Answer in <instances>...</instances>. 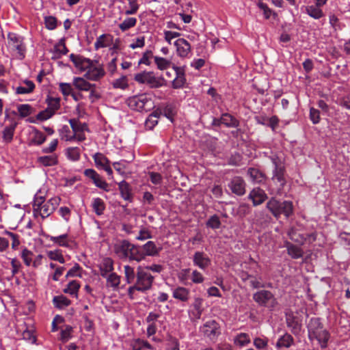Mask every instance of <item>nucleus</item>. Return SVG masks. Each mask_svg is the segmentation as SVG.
<instances>
[{
    "label": "nucleus",
    "mask_w": 350,
    "mask_h": 350,
    "mask_svg": "<svg viewBox=\"0 0 350 350\" xmlns=\"http://www.w3.org/2000/svg\"><path fill=\"white\" fill-rule=\"evenodd\" d=\"M163 116L172 122L176 115V111H163ZM161 115H163L162 111H153L145 122L146 127L150 130L152 129L157 124L158 119Z\"/></svg>",
    "instance_id": "obj_9"
},
{
    "label": "nucleus",
    "mask_w": 350,
    "mask_h": 350,
    "mask_svg": "<svg viewBox=\"0 0 350 350\" xmlns=\"http://www.w3.org/2000/svg\"><path fill=\"white\" fill-rule=\"evenodd\" d=\"M112 42V36L110 34H102L96 38L94 42V48L98 50L101 48H105L110 45Z\"/></svg>",
    "instance_id": "obj_28"
},
{
    "label": "nucleus",
    "mask_w": 350,
    "mask_h": 350,
    "mask_svg": "<svg viewBox=\"0 0 350 350\" xmlns=\"http://www.w3.org/2000/svg\"><path fill=\"white\" fill-rule=\"evenodd\" d=\"M8 49L15 58L22 60L25 57L26 46L23 36L13 32L8 34Z\"/></svg>",
    "instance_id": "obj_5"
},
{
    "label": "nucleus",
    "mask_w": 350,
    "mask_h": 350,
    "mask_svg": "<svg viewBox=\"0 0 350 350\" xmlns=\"http://www.w3.org/2000/svg\"><path fill=\"white\" fill-rule=\"evenodd\" d=\"M70 58L75 66L82 71H88L90 66L94 64L92 60L81 55H75L74 54H71L70 55Z\"/></svg>",
    "instance_id": "obj_16"
},
{
    "label": "nucleus",
    "mask_w": 350,
    "mask_h": 350,
    "mask_svg": "<svg viewBox=\"0 0 350 350\" xmlns=\"http://www.w3.org/2000/svg\"><path fill=\"white\" fill-rule=\"evenodd\" d=\"M134 79L139 84L146 85L150 88H159L165 85V80L162 76H157L153 71H143L137 73Z\"/></svg>",
    "instance_id": "obj_6"
},
{
    "label": "nucleus",
    "mask_w": 350,
    "mask_h": 350,
    "mask_svg": "<svg viewBox=\"0 0 350 350\" xmlns=\"http://www.w3.org/2000/svg\"><path fill=\"white\" fill-rule=\"evenodd\" d=\"M69 122L73 133L89 131L88 126L86 123H81L77 120L73 118L70 119Z\"/></svg>",
    "instance_id": "obj_37"
},
{
    "label": "nucleus",
    "mask_w": 350,
    "mask_h": 350,
    "mask_svg": "<svg viewBox=\"0 0 350 350\" xmlns=\"http://www.w3.org/2000/svg\"><path fill=\"white\" fill-rule=\"evenodd\" d=\"M59 89L64 96H71L76 101H78L82 96L80 93L74 91L71 83H60Z\"/></svg>",
    "instance_id": "obj_21"
},
{
    "label": "nucleus",
    "mask_w": 350,
    "mask_h": 350,
    "mask_svg": "<svg viewBox=\"0 0 350 350\" xmlns=\"http://www.w3.org/2000/svg\"><path fill=\"white\" fill-rule=\"evenodd\" d=\"M44 24L46 29L53 30L57 27V18L52 16H46Z\"/></svg>",
    "instance_id": "obj_62"
},
{
    "label": "nucleus",
    "mask_w": 350,
    "mask_h": 350,
    "mask_svg": "<svg viewBox=\"0 0 350 350\" xmlns=\"http://www.w3.org/2000/svg\"><path fill=\"white\" fill-rule=\"evenodd\" d=\"M154 61L157 69L160 70L167 69L172 64L171 60L159 56H154Z\"/></svg>",
    "instance_id": "obj_36"
},
{
    "label": "nucleus",
    "mask_w": 350,
    "mask_h": 350,
    "mask_svg": "<svg viewBox=\"0 0 350 350\" xmlns=\"http://www.w3.org/2000/svg\"><path fill=\"white\" fill-rule=\"evenodd\" d=\"M45 202L44 197L36 196L33 203V213L35 217H38V212Z\"/></svg>",
    "instance_id": "obj_54"
},
{
    "label": "nucleus",
    "mask_w": 350,
    "mask_h": 350,
    "mask_svg": "<svg viewBox=\"0 0 350 350\" xmlns=\"http://www.w3.org/2000/svg\"><path fill=\"white\" fill-rule=\"evenodd\" d=\"M206 224L207 227L212 229H218L221 226V221L219 217L217 215H214L210 217Z\"/></svg>",
    "instance_id": "obj_56"
},
{
    "label": "nucleus",
    "mask_w": 350,
    "mask_h": 350,
    "mask_svg": "<svg viewBox=\"0 0 350 350\" xmlns=\"http://www.w3.org/2000/svg\"><path fill=\"white\" fill-rule=\"evenodd\" d=\"M59 135L62 139L66 141H73V133H72L70 128L67 125H64L59 130Z\"/></svg>",
    "instance_id": "obj_51"
},
{
    "label": "nucleus",
    "mask_w": 350,
    "mask_h": 350,
    "mask_svg": "<svg viewBox=\"0 0 350 350\" xmlns=\"http://www.w3.org/2000/svg\"><path fill=\"white\" fill-rule=\"evenodd\" d=\"M112 85L115 88L124 90L129 86L127 77L126 76H122L121 77L114 80Z\"/></svg>",
    "instance_id": "obj_55"
},
{
    "label": "nucleus",
    "mask_w": 350,
    "mask_h": 350,
    "mask_svg": "<svg viewBox=\"0 0 350 350\" xmlns=\"http://www.w3.org/2000/svg\"><path fill=\"white\" fill-rule=\"evenodd\" d=\"M307 329L310 340H317L322 349L327 347L330 334L324 328L320 318H311L307 324Z\"/></svg>",
    "instance_id": "obj_3"
},
{
    "label": "nucleus",
    "mask_w": 350,
    "mask_h": 350,
    "mask_svg": "<svg viewBox=\"0 0 350 350\" xmlns=\"http://www.w3.org/2000/svg\"><path fill=\"white\" fill-rule=\"evenodd\" d=\"M131 347L132 350H142L144 348L152 349V345L147 341H144L140 339H136L131 342Z\"/></svg>",
    "instance_id": "obj_44"
},
{
    "label": "nucleus",
    "mask_w": 350,
    "mask_h": 350,
    "mask_svg": "<svg viewBox=\"0 0 350 350\" xmlns=\"http://www.w3.org/2000/svg\"><path fill=\"white\" fill-rule=\"evenodd\" d=\"M287 326L291 329L293 334H299L301 329V324L295 319L294 317H288L286 318Z\"/></svg>",
    "instance_id": "obj_33"
},
{
    "label": "nucleus",
    "mask_w": 350,
    "mask_h": 350,
    "mask_svg": "<svg viewBox=\"0 0 350 350\" xmlns=\"http://www.w3.org/2000/svg\"><path fill=\"white\" fill-rule=\"evenodd\" d=\"M323 7V5L314 2V3L308 4L304 7V12L314 20H321L325 16Z\"/></svg>",
    "instance_id": "obj_13"
},
{
    "label": "nucleus",
    "mask_w": 350,
    "mask_h": 350,
    "mask_svg": "<svg viewBox=\"0 0 350 350\" xmlns=\"http://www.w3.org/2000/svg\"><path fill=\"white\" fill-rule=\"evenodd\" d=\"M173 297L182 301H187L189 298V290L185 287H178L174 290Z\"/></svg>",
    "instance_id": "obj_31"
},
{
    "label": "nucleus",
    "mask_w": 350,
    "mask_h": 350,
    "mask_svg": "<svg viewBox=\"0 0 350 350\" xmlns=\"http://www.w3.org/2000/svg\"><path fill=\"white\" fill-rule=\"evenodd\" d=\"M161 247H157L155 243L152 241H148L144 245L140 246L130 243L128 240L124 239L117 242L113 245L115 254L120 259H129L140 262L146 256H158Z\"/></svg>",
    "instance_id": "obj_1"
},
{
    "label": "nucleus",
    "mask_w": 350,
    "mask_h": 350,
    "mask_svg": "<svg viewBox=\"0 0 350 350\" xmlns=\"http://www.w3.org/2000/svg\"><path fill=\"white\" fill-rule=\"evenodd\" d=\"M204 336L210 339L215 338L219 334V326L215 320L206 322L201 328Z\"/></svg>",
    "instance_id": "obj_12"
},
{
    "label": "nucleus",
    "mask_w": 350,
    "mask_h": 350,
    "mask_svg": "<svg viewBox=\"0 0 350 350\" xmlns=\"http://www.w3.org/2000/svg\"><path fill=\"white\" fill-rule=\"evenodd\" d=\"M54 51L59 56L67 54L68 50L66 46L65 40L64 38H62L54 46Z\"/></svg>",
    "instance_id": "obj_49"
},
{
    "label": "nucleus",
    "mask_w": 350,
    "mask_h": 350,
    "mask_svg": "<svg viewBox=\"0 0 350 350\" xmlns=\"http://www.w3.org/2000/svg\"><path fill=\"white\" fill-rule=\"evenodd\" d=\"M254 301L260 306L273 310L277 305L278 301L272 292L268 290H260L253 294Z\"/></svg>",
    "instance_id": "obj_8"
},
{
    "label": "nucleus",
    "mask_w": 350,
    "mask_h": 350,
    "mask_svg": "<svg viewBox=\"0 0 350 350\" xmlns=\"http://www.w3.org/2000/svg\"><path fill=\"white\" fill-rule=\"evenodd\" d=\"M294 342L293 336L288 333H285L280 337L276 342L275 347L278 349L289 348Z\"/></svg>",
    "instance_id": "obj_26"
},
{
    "label": "nucleus",
    "mask_w": 350,
    "mask_h": 350,
    "mask_svg": "<svg viewBox=\"0 0 350 350\" xmlns=\"http://www.w3.org/2000/svg\"><path fill=\"white\" fill-rule=\"evenodd\" d=\"M105 278L107 279V286L111 287L113 288H118L120 283V276L113 272L108 274Z\"/></svg>",
    "instance_id": "obj_42"
},
{
    "label": "nucleus",
    "mask_w": 350,
    "mask_h": 350,
    "mask_svg": "<svg viewBox=\"0 0 350 350\" xmlns=\"http://www.w3.org/2000/svg\"><path fill=\"white\" fill-rule=\"evenodd\" d=\"M285 246L287 249V253L293 259L301 258L304 255L302 249L288 241L285 243Z\"/></svg>",
    "instance_id": "obj_27"
},
{
    "label": "nucleus",
    "mask_w": 350,
    "mask_h": 350,
    "mask_svg": "<svg viewBox=\"0 0 350 350\" xmlns=\"http://www.w3.org/2000/svg\"><path fill=\"white\" fill-rule=\"evenodd\" d=\"M33 252L27 248H25L21 252V258L24 261V263L27 266H30L32 265V257H33Z\"/></svg>",
    "instance_id": "obj_57"
},
{
    "label": "nucleus",
    "mask_w": 350,
    "mask_h": 350,
    "mask_svg": "<svg viewBox=\"0 0 350 350\" xmlns=\"http://www.w3.org/2000/svg\"><path fill=\"white\" fill-rule=\"evenodd\" d=\"M124 277L128 284L134 283L135 279H136V272L134 268L129 266L125 265L124 267Z\"/></svg>",
    "instance_id": "obj_43"
},
{
    "label": "nucleus",
    "mask_w": 350,
    "mask_h": 350,
    "mask_svg": "<svg viewBox=\"0 0 350 350\" xmlns=\"http://www.w3.org/2000/svg\"><path fill=\"white\" fill-rule=\"evenodd\" d=\"M72 84L76 89L81 91H90L95 85H92L82 77H74Z\"/></svg>",
    "instance_id": "obj_29"
},
{
    "label": "nucleus",
    "mask_w": 350,
    "mask_h": 350,
    "mask_svg": "<svg viewBox=\"0 0 350 350\" xmlns=\"http://www.w3.org/2000/svg\"><path fill=\"white\" fill-rule=\"evenodd\" d=\"M164 40L169 44H172V40L174 38H178L181 33L178 31H173L170 30L163 31Z\"/></svg>",
    "instance_id": "obj_59"
},
{
    "label": "nucleus",
    "mask_w": 350,
    "mask_h": 350,
    "mask_svg": "<svg viewBox=\"0 0 350 350\" xmlns=\"http://www.w3.org/2000/svg\"><path fill=\"white\" fill-rule=\"evenodd\" d=\"M221 123L228 127H237L239 126V121L232 115L226 113L221 116Z\"/></svg>",
    "instance_id": "obj_40"
},
{
    "label": "nucleus",
    "mask_w": 350,
    "mask_h": 350,
    "mask_svg": "<svg viewBox=\"0 0 350 350\" xmlns=\"http://www.w3.org/2000/svg\"><path fill=\"white\" fill-rule=\"evenodd\" d=\"M272 163L274 169L271 179V183L268 186L267 190L271 195L282 196L284 193V188L287 183L285 167L275 158L272 159Z\"/></svg>",
    "instance_id": "obj_2"
},
{
    "label": "nucleus",
    "mask_w": 350,
    "mask_h": 350,
    "mask_svg": "<svg viewBox=\"0 0 350 350\" xmlns=\"http://www.w3.org/2000/svg\"><path fill=\"white\" fill-rule=\"evenodd\" d=\"M202 304H203V299L200 297L195 298L194 301L193 303V307L194 308L193 314L198 319H200L202 312L204 310L203 307H202Z\"/></svg>",
    "instance_id": "obj_41"
},
{
    "label": "nucleus",
    "mask_w": 350,
    "mask_h": 350,
    "mask_svg": "<svg viewBox=\"0 0 350 350\" xmlns=\"http://www.w3.org/2000/svg\"><path fill=\"white\" fill-rule=\"evenodd\" d=\"M174 44L176 48L178 56L182 58L189 57L191 47L187 40L184 38H178L174 42Z\"/></svg>",
    "instance_id": "obj_14"
},
{
    "label": "nucleus",
    "mask_w": 350,
    "mask_h": 350,
    "mask_svg": "<svg viewBox=\"0 0 350 350\" xmlns=\"http://www.w3.org/2000/svg\"><path fill=\"white\" fill-rule=\"evenodd\" d=\"M17 124L18 123L16 121L12 120L9 125L5 126L2 132L3 142L5 143H10L12 142Z\"/></svg>",
    "instance_id": "obj_25"
},
{
    "label": "nucleus",
    "mask_w": 350,
    "mask_h": 350,
    "mask_svg": "<svg viewBox=\"0 0 350 350\" xmlns=\"http://www.w3.org/2000/svg\"><path fill=\"white\" fill-rule=\"evenodd\" d=\"M79 288V283L77 280H72L68 284L67 287L64 289V292L71 295L77 296Z\"/></svg>",
    "instance_id": "obj_45"
},
{
    "label": "nucleus",
    "mask_w": 350,
    "mask_h": 350,
    "mask_svg": "<svg viewBox=\"0 0 350 350\" xmlns=\"http://www.w3.org/2000/svg\"><path fill=\"white\" fill-rule=\"evenodd\" d=\"M152 101L146 94H140L129 98L126 104L130 109H142Z\"/></svg>",
    "instance_id": "obj_10"
},
{
    "label": "nucleus",
    "mask_w": 350,
    "mask_h": 350,
    "mask_svg": "<svg viewBox=\"0 0 350 350\" xmlns=\"http://www.w3.org/2000/svg\"><path fill=\"white\" fill-rule=\"evenodd\" d=\"M245 182L241 176L233 177L228 183V187L232 193L237 196H243L245 193Z\"/></svg>",
    "instance_id": "obj_11"
},
{
    "label": "nucleus",
    "mask_w": 350,
    "mask_h": 350,
    "mask_svg": "<svg viewBox=\"0 0 350 350\" xmlns=\"http://www.w3.org/2000/svg\"><path fill=\"white\" fill-rule=\"evenodd\" d=\"M247 279H250V286L253 288H261L266 286L264 283L261 282L256 277L252 275H247Z\"/></svg>",
    "instance_id": "obj_64"
},
{
    "label": "nucleus",
    "mask_w": 350,
    "mask_h": 350,
    "mask_svg": "<svg viewBox=\"0 0 350 350\" xmlns=\"http://www.w3.org/2000/svg\"><path fill=\"white\" fill-rule=\"evenodd\" d=\"M53 303L56 308L62 309L68 306L71 304V301L66 297L59 295L53 297Z\"/></svg>",
    "instance_id": "obj_38"
},
{
    "label": "nucleus",
    "mask_w": 350,
    "mask_h": 350,
    "mask_svg": "<svg viewBox=\"0 0 350 350\" xmlns=\"http://www.w3.org/2000/svg\"><path fill=\"white\" fill-rule=\"evenodd\" d=\"M247 174L251 180L254 183H263L267 178L266 175L257 168H249L247 170Z\"/></svg>",
    "instance_id": "obj_24"
},
{
    "label": "nucleus",
    "mask_w": 350,
    "mask_h": 350,
    "mask_svg": "<svg viewBox=\"0 0 350 350\" xmlns=\"http://www.w3.org/2000/svg\"><path fill=\"white\" fill-rule=\"evenodd\" d=\"M154 278L142 266H138L136 271V281L138 291L144 293L152 288Z\"/></svg>",
    "instance_id": "obj_7"
},
{
    "label": "nucleus",
    "mask_w": 350,
    "mask_h": 350,
    "mask_svg": "<svg viewBox=\"0 0 350 350\" xmlns=\"http://www.w3.org/2000/svg\"><path fill=\"white\" fill-rule=\"evenodd\" d=\"M93 159L95 163V165L97 167H100L103 169L106 165L109 164V159L102 153L96 152L93 155Z\"/></svg>",
    "instance_id": "obj_39"
},
{
    "label": "nucleus",
    "mask_w": 350,
    "mask_h": 350,
    "mask_svg": "<svg viewBox=\"0 0 350 350\" xmlns=\"http://www.w3.org/2000/svg\"><path fill=\"white\" fill-rule=\"evenodd\" d=\"M46 140L45 135L39 131H36L31 139V142L36 145H41Z\"/></svg>",
    "instance_id": "obj_60"
},
{
    "label": "nucleus",
    "mask_w": 350,
    "mask_h": 350,
    "mask_svg": "<svg viewBox=\"0 0 350 350\" xmlns=\"http://www.w3.org/2000/svg\"><path fill=\"white\" fill-rule=\"evenodd\" d=\"M118 189L121 197L126 201L131 202L133 199V194L132 193V188L131 185L126 182L122 180L118 183Z\"/></svg>",
    "instance_id": "obj_22"
},
{
    "label": "nucleus",
    "mask_w": 350,
    "mask_h": 350,
    "mask_svg": "<svg viewBox=\"0 0 350 350\" xmlns=\"http://www.w3.org/2000/svg\"><path fill=\"white\" fill-rule=\"evenodd\" d=\"M329 23L332 28H333L335 31L340 30L342 29L339 18L334 14H329Z\"/></svg>",
    "instance_id": "obj_58"
},
{
    "label": "nucleus",
    "mask_w": 350,
    "mask_h": 350,
    "mask_svg": "<svg viewBox=\"0 0 350 350\" xmlns=\"http://www.w3.org/2000/svg\"><path fill=\"white\" fill-rule=\"evenodd\" d=\"M137 20L135 17H127L118 25V27L122 32H124L134 27L137 24Z\"/></svg>",
    "instance_id": "obj_35"
},
{
    "label": "nucleus",
    "mask_w": 350,
    "mask_h": 350,
    "mask_svg": "<svg viewBox=\"0 0 350 350\" xmlns=\"http://www.w3.org/2000/svg\"><path fill=\"white\" fill-rule=\"evenodd\" d=\"M55 209L53 206L47 204L46 202L42 205L38 212V216H41L42 219H44L51 215Z\"/></svg>",
    "instance_id": "obj_46"
},
{
    "label": "nucleus",
    "mask_w": 350,
    "mask_h": 350,
    "mask_svg": "<svg viewBox=\"0 0 350 350\" xmlns=\"http://www.w3.org/2000/svg\"><path fill=\"white\" fill-rule=\"evenodd\" d=\"M92 207L97 215H102L105 210V204L100 198H94L92 202Z\"/></svg>",
    "instance_id": "obj_32"
},
{
    "label": "nucleus",
    "mask_w": 350,
    "mask_h": 350,
    "mask_svg": "<svg viewBox=\"0 0 350 350\" xmlns=\"http://www.w3.org/2000/svg\"><path fill=\"white\" fill-rule=\"evenodd\" d=\"M100 274L103 278H107L108 274L113 271V260L111 258H105L98 265Z\"/></svg>",
    "instance_id": "obj_23"
},
{
    "label": "nucleus",
    "mask_w": 350,
    "mask_h": 350,
    "mask_svg": "<svg viewBox=\"0 0 350 350\" xmlns=\"http://www.w3.org/2000/svg\"><path fill=\"white\" fill-rule=\"evenodd\" d=\"M50 241L53 243L62 247H69V239L68 234H64L57 237L49 236Z\"/></svg>",
    "instance_id": "obj_34"
},
{
    "label": "nucleus",
    "mask_w": 350,
    "mask_h": 350,
    "mask_svg": "<svg viewBox=\"0 0 350 350\" xmlns=\"http://www.w3.org/2000/svg\"><path fill=\"white\" fill-rule=\"evenodd\" d=\"M48 257L52 260H56L59 262L60 263H64L65 260L62 255L61 250H56L53 251L47 252Z\"/></svg>",
    "instance_id": "obj_50"
},
{
    "label": "nucleus",
    "mask_w": 350,
    "mask_h": 350,
    "mask_svg": "<svg viewBox=\"0 0 350 350\" xmlns=\"http://www.w3.org/2000/svg\"><path fill=\"white\" fill-rule=\"evenodd\" d=\"M172 68L176 72V77L172 81V88L174 89L181 88L186 83L185 70L182 67H178L174 65L172 66Z\"/></svg>",
    "instance_id": "obj_17"
},
{
    "label": "nucleus",
    "mask_w": 350,
    "mask_h": 350,
    "mask_svg": "<svg viewBox=\"0 0 350 350\" xmlns=\"http://www.w3.org/2000/svg\"><path fill=\"white\" fill-rule=\"evenodd\" d=\"M154 55L152 51L150 50H146L142 53V57L139 59L138 64L139 65H146L150 66L151 65V59H154Z\"/></svg>",
    "instance_id": "obj_48"
},
{
    "label": "nucleus",
    "mask_w": 350,
    "mask_h": 350,
    "mask_svg": "<svg viewBox=\"0 0 350 350\" xmlns=\"http://www.w3.org/2000/svg\"><path fill=\"white\" fill-rule=\"evenodd\" d=\"M129 8L128 10H125L124 14L126 15L135 14L139 8V5L138 4L137 1L134 0V1H130V2H129Z\"/></svg>",
    "instance_id": "obj_63"
},
{
    "label": "nucleus",
    "mask_w": 350,
    "mask_h": 350,
    "mask_svg": "<svg viewBox=\"0 0 350 350\" xmlns=\"http://www.w3.org/2000/svg\"><path fill=\"white\" fill-rule=\"evenodd\" d=\"M267 208L277 219L281 215H284L286 218L290 217L293 215L294 206L290 200L280 201L277 200L275 197H271L266 204Z\"/></svg>",
    "instance_id": "obj_4"
},
{
    "label": "nucleus",
    "mask_w": 350,
    "mask_h": 350,
    "mask_svg": "<svg viewBox=\"0 0 350 350\" xmlns=\"http://www.w3.org/2000/svg\"><path fill=\"white\" fill-rule=\"evenodd\" d=\"M193 262L194 265L198 266L203 270L211 265V259L202 252H195L193 257Z\"/></svg>",
    "instance_id": "obj_20"
},
{
    "label": "nucleus",
    "mask_w": 350,
    "mask_h": 350,
    "mask_svg": "<svg viewBox=\"0 0 350 350\" xmlns=\"http://www.w3.org/2000/svg\"><path fill=\"white\" fill-rule=\"evenodd\" d=\"M16 94H28L33 92L35 84L32 81H22L17 87H12Z\"/></svg>",
    "instance_id": "obj_19"
},
{
    "label": "nucleus",
    "mask_w": 350,
    "mask_h": 350,
    "mask_svg": "<svg viewBox=\"0 0 350 350\" xmlns=\"http://www.w3.org/2000/svg\"><path fill=\"white\" fill-rule=\"evenodd\" d=\"M38 162L45 167L53 166L57 164L58 159L55 154L42 156L38 158Z\"/></svg>",
    "instance_id": "obj_30"
},
{
    "label": "nucleus",
    "mask_w": 350,
    "mask_h": 350,
    "mask_svg": "<svg viewBox=\"0 0 350 350\" xmlns=\"http://www.w3.org/2000/svg\"><path fill=\"white\" fill-rule=\"evenodd\" d=\"M105 70L102 65H96L95 63L90 66L85 74V77L91 81H98L104 77Z\"/></svg>",
    "instance_id": "obj_15"
},
{
    "label": "nucleus",
    "mask_w": 350,
    "mask_h": 350,
    "mask_svg": "<svg viewBox=\"0 0 350 350\" xmlns=\"http://www.w3.org/2000/svg\"><path fill=\"white\" fill-rule=\"evenodd\" d=\"M66 154L69 159L78 161L80 159V150L77 147L68 148L66 150Z\"/></svg>",
    "instance_id": "obj_52"
},
{
    "label": "nucleus",
    "mask_w": 350,
    "mask_h": 350,
    "mask_svg": "<svg viewBox=\"0 0 350 350\" xmlns=\"http://www.w3.org/2000/svg\"><path fill=\"white\" fill-rule=\"evenodd\" d=\"M46 102L48 103L46 109H58L59 108L60 98L58 97H48Z\"/></svg>",
    "instance_id": "obj_61"
},
{
    "label": "nucleus",
    "mask_w": 350,
    "mask_h": 350,
    "mask_svg": "<svg viewBox=\"0 0 350 350\" xmlns=\"http://www.w3.org/2000/svg\"><path fill=\"white\" fill-rule=\"evenodd\" d=\"M249 198L252 200L254 206H258L266 200L267 196L263 189L256 187L250 191Z\"/></svg>",
    "instance_id": "obj_18"
},
{
    "label": "nucleus",
    "mask_w": 350,
    "mask_h": 350,
    "mask_svg": "<svg viewBox=\"0 0 350 350\" xmlns=\"http://www.w3.org/2000/svg\"><path fill=\"white\" fill-rule=\"evenodd\" d=\"M234 342L237 345L243 347L250 343V338L246 333H240L234 338Z\"/></svg>",
    "instance_id": "obj_47"
},
{
    "label": "nucleus",
    "mask_w": 350,
    "mask_h": 350,
    "mask_svg": "<svg viewBox=\"0 0 350 350\" xmlns=\"http://www.w3.org/2000/svg\"><path fill=\"white\" fill-rule=\"evenodd\" d=\"M3 234L8 237V239L10 238L12 241V248L13 250H16L20 245L19 236L16 234H14L12 232L5 230L3 232Z\"/></svg>",
    "instance_id": "obj_53"
}]
</instances>
